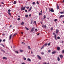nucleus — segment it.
Here are the masks:
<instances>
[{
  "mask_svg": "<svg viewBox=\"0 0 64 64\" xmlns=\"http://www.w3.org/2000/svg\"><path fill=\"white\" fill-rule=\"evenodd\" d=\"M50 12H54V10L53 9V8H52L50 10Z\"/></svg>",
  "mask_w": 64,
  "mask_h": 64,
  "instance_id": "5",
  "label": "nucleus"
},
{
  "mask_svg": "<svg viewBox=\"0 0 64 64\" xmlns=\"http://www.w3.org/2000/svg\"><path fill=\"white\" fill-rule=\"evenodd\" d=\"M26 18H27V17H29V16L28 15H26Z\"/></svg>",
  "mask_w": 64,
  "mask_h": 64,
  "instance_id": "23",
  "label": "nucleus"
},
{
  "mask_svg": "<svg viewBox=\"0 0 64 64\" xmlns=\"http://www.w3.org/2000/svg\"><path fill=\"white\" fill-rule=\"evenodd\" d=\"M2 40H0V43H1L2 42Z\"/></svg>",
  "mask_w": 64,
  "mask_h": 64,
  "instance_id": "48",
  "label": "nucleus"
},
{
  "mask_svg": "<svg viewBox=\"0 0 64 64\" xmlns=\"http://www.w3.org/2000/svg\"><path fill=\"white\" fill-rule=\"evenodd\" d=\"M28 48L30 49V50H31V48H30V46H28Z\"/></svg>",
  "mask_w": 64,
  "mask_h": 64,
  "instance_id": "26",
  "label": "nucleus"
},
{
  "mask_svg": "<svg viewBox=\"0 0 64 64\" xmlns=\"http://www.w3.org/2000/svg\"><path fill=\"white\" fill-rule=\"evenodd\" d=\"M48 53H51V50H49L48 51Z\"/></svg>",
  "mask_w": 64,
  "mask_h": 64,
  "instance_id": "41",
  "label": "nucleus"
},
{
  "mask_svg": "<svg viewBox=\"0 0 64 64\" xmlns=\"http://www.w3.org/2000/svg\"><path fill=\"white\" fill-rule=\"evenodd\" d=\"M2 4H3V5H4V2H2Z\"/></svg>",
  "mask_w": 64,
  "mask_h": 64,
  "instance_id": "49",
  "label": "nucleus"
},
{
  "mask_svg": "<svg viewBox=\"0 0 64 64\" xmlns=\"http://www.w3.org/2000/svg\"><path fill=\"white\" fill-rule=\"evenodd\" d=\"M6 40H3V42H5V41Z\"/></svg>",
  "mask_w": 64,
  "mask_h": 64,
  "instance_id": "50",
  "label": "nucleus"
},
{
  "mask_svg": "<svg viewBox=\"0 0 64 64\" xmlns=\"http://www.w3.org/2000/svg\"><path fill=\"white\" fill-rule=\"evenodd\" d=\"M35 31H36V32H37L38 31V30L37 29H35Z\"/></svg>",
  "mask_w": 64,
  "mask_h": 64,
  "instance_id": "25",
  "label": "nucleus"
},
{
  "mask_svg": "<svg viewBox=\"0 0 64 64\" xmlns=\"http://www.w3.org/2000/svg\"><path fill=\"white\" fill-rule=\"evenodd\" d=\"M57 49H58V51H59V50H60V48L59 47H58L57 48Z\"/></svg>",
  "mask_w": 64,
  "mask_h": 64,
  "instance_id": "14",
  "label": "nucleus"
},
{
  "mask_svg": "<svg viewBox=\"0 0 64 64\" xmlns=\"http://www.w3.org/2000/svg\"><path fill=\"white\" fill-rule=\"evenodd\" d=\"M21 34H23V32H21Z\"/></svg>",
  "mask_w": 64,
  "mask_h": 64,
  "instance_id": "62",
  "label": "nucleus"
},
{
  "mask_svg": "<svg viewBox=\"0 0 64 64\" xmlns=\"http://www.w3.org/2000/svg\"><path fill=\"white\" fill-rule=\"evenodd\" d=\"M39 35V34H38V35Z\"/></svg>",
  "mask_w": 64,
  "mask_h": 64,
  "instance_id": "64",
  "label": "nucleus"
},
{
  "mask_svg": "<svg viewBox=\"0 0 64 64\" xmlns=\"http://www.w3.org/2000/svg\"><path fill=\"white\" fill-rule=\"evenodd\" d=\"M37 4H39V2H37Z\"/></svg>",
  "mask_w": 64,
  "mask_h": 64,
  "instance_id": "42",
  "label": "nucleus"
},
{
  "mask_svg": "<svg viewBox=\"0 0 64 64\" xmlns=\"http://www.w3.org/2000/svg\"><path fill=\"white\" fill-rule=\"evenodd\" d=\"M44 19H46V16H44Z\"/></svg>",
  "mask_w": 64,
  "mask_h": 64,
  "instance_id": "15",
  "label": "nucleus"
},
{
  "mask_svg": "<svg viewBox=\"0 0 64 64\" xmlns=\"http://www.w3.org/2000/svg\"><path fill=\"white\" fill-rule=\"evenodd\" d=\"M50 43H49L48 44V46H50Z\"/></svg>",
  "mask_w": 64,
  "mask_h": 64,
  "instance_id": "45",
  "label": "nucleus"
},
{
  "mask_svg": "<svg viewBox=\"0 0 64 64\" xmlns=\"http://www.w3.org/2000/svg\"><path fill=\"white\" fill-rule=\"evenodd\" d=\"M3 60H4V59H5V60H7L8 58H7L4 57H3Z\"/></svg>",
  "mask_w": 64,
  "mask_h": 64,
  "instance_id": "7",
  "label": "nucleus"
},
{
  "mask_svg": "<svg viewBox=\"0 0 64 64\" xmlns=\"http://www.w3.org/2000/svg\"><path fill=\"white\" fill-rule=\"evenodd\" d=\"M40 23H41V24H43V23H42V22H40Z\"/></svg>",
  "mask_w": 64,
  "mask_h": 64,
  "instance_id": "59",
  "label": "nucleus"
},
{
  "mask_svg": "<svg viewBox=\"0 0 64 64\" xmlns=\"http://www.w3.org/2000/svg\"><path fill=\"white\" fill-rule=\"evenodd\" d=\"M8 14L10 16H11V14L10 13V12H8Z\"/></svg>",
  "mask_w": 64,
  "mask_h": 64,
  "instance_id": "19",
  "label": "nucleus"
},
{
  "mask_svg": "<svg viewBox=\"0 0 64 64\" xmlns=\"http://www.w3.org/2000/svg\"><path fill=\"white\" fill-rule=\"evenodd\" d=\"M27 61H29L30 62H31V59L29 58H28L27 60Z\"/></svg>",
  "mask_w": 64,
  "mask_h": 64,
  "instance_id": "9",
  "label": "nucleus"
},
{
  "mask_svg": "<svg viewBox=\"0 0 64 64\" xmlns=\"http://www.w3.org/2000/svg\"><path fill=\"white\" fill-rule=\"evenodd\" d=\"M57 8L58 9H59V6H58Z\"/></svg>",
  "mask_w": 64,
  "mask_h": 64,
  "instance_id": "38",
  "label": "nucleus"
},
{
  "mask_svg": "<svg viewBox=\"0 0 64 64\" xmlns=\"http://www.w3.org/2000/svg\"><path fill=\"white\" fill-rule=\"evenodd\" d=\"M33 20H32L31 21V24H32V23H33Z\"/></svg>",
  "mask_w": 64,
  "mask_h": 64,
  "instance_id": "27",
  "label": "nucleus"
},
{
  "mask_svg": "<svg viewBox=\"0 0 64 64\" xmlns=\"http://www.w3.org/2000/svg\"><path fill=\"white\" fill-rule=\"evenodd\" d=\"M37 57H38V58L40 59V60H41L42 59V58H41V57L39 55H37Z\"/></svg>",
  "mask_w": 64,
  "mask_h": 64,
  "instance_id": "3",
  "label": "nucleus"
},
{
  "mask_svg": "<svg viewBox=\"0 0 64 64\" xmlns=\"http://www.w3.org/2000/svg\"><path fill=\"white\" fill-rule=\"evenodd\" d=\"M60 13L61 14H64V12H60Z\"/></svg>",
  "mask_w": 64,
  "mask_h": 64,
  "instance_id": "24",
  "label": "nucleus"
},
{
  "mask_svg": "<svg viewBox=\"0 0 64 64\" xmlns=\"http://www.w3.org/2000/svg\"><path fill=\"white\" fill-rule=\"evenodd\" d=\"M62 54H64V50H63L62 51Z\"/></svg>",
  "mask_w": 64,
  "mask_h": 64,
  "instance_id": "35",
  "label": "nucleus"
},
{
  "mask_svg": "<svg viewBox=\"0 0 64 64\" xmlns=\"http://www.w3.org/2000/svg\"><path fill=\"white\" fill-rule=\"evenodd\" d=\"M53 28H52L51 29V30H53Z\"/></svg>",
  "mask_w": 64,
  "mask_h": 64,
  "instance_id": "43",
  "label": "nucleus"
},
{
  "mask_svg": "<svg viewBox=\"0 0 64 64\" xmlns=\"http://www.w3.org/2000/svg\"><path fill=\"white\" fill-rule=\"evenodd\" d=\"M17 34H14V36H16V35H17Z\"/></svg>",
  "mask_w": 64,
  "mask_h": 64,
  "instance_id": "39",
  "label": "nucleus"
},
{
  "mask_svg": "<svg viewBox=\"0 0 64 64\" xmlns=\"http://www.w3.org/2000/svg\"><path fill=\"white\" fill-rule=\"evenodd\" d=\"M11 10H8V13H10V12H11Z\"/></svg>",
  "mask_w": 64,
  "mask_h": 64,
  "instance_id": "22",
  "label": "nucleus"
},
{
  "mask_svg": "<svg viewBox=\"0 0 64 64\" xmlns=\"http://www.w3.org/2000/svg\"><path fill=\"white\" fill-rule=\"evenodd\" d=\"M53 34L54 35H55V33H53Z\"/></svg>",
  "mask_w": 64,
  "mask_h": 64,
  "instance_id": "52",
  "label": "nucleus"
},
{
  "mask_svg": "<svg viewBox=\"0 0 64 64\" xmlns=\"http://www.w3.org/2000/svg\"><path fill=\"white\" fill-rule=\"evenodd\" d=\"M32 7H30V10H31L32 9Z\"/></svg>",
  "mask_w": 64,
  "mask_h": 64,
  "instance_id": "46",
  "label": "nucleus"
},
{
  "mask_svg": "<svg viewBox=\"0 0 64 64\" xmlns=\"http://www.w3.org/2000/svg\"><path fill=\"white\" fill-rule=\"evenodd\" d=\"M15 53H16L17 54H18L19 52H18L16 51L15 52Z\"/></svg>",
  "mask_w": 64,
  "mask_h": 64,
  "instance_id": "33",
  "label": "nucleus"
},
{
  "mask_svg": "<svg viewBox=\"0 0 64 64\" xmlns=\"http://www.w3.org/2000/svg\"><path fill=\"white\" fill-rule=\"evenodd\" d=\"M40 12L41 13H42V10H41L40 11Z\"/></svg>",
  "mask_w": 64,
  "mask_h": 64,
  "instance_id": "58",
  "label": "nucleus"
},
{
  "mask_svg": "<svg viewBox=\"0 0 64 64\" xmlns=\"http://www.w3.org/2000/svg\"><path fill=\"white\" fill-rule=\"evenodd\" d=\"M32 16H31V14H30L29 16L30 17H31Z\"/></svg>",
  "mask_w": 64,
  "mask_h": 64,
  "instance_id": "54",
  "label": "nucleus"
},
{
  "mask_svg": "<svg viewBox=\"0 0 64 64\" xmlns=\"http://www.w3.org/2000/svg\"><path fill=\"white\" fill-rule=\"evenodd\" d=\"M57 19H56L54 20L55 22H57Z\"/></svg>",
  "mask_w": 64,
  "mask_h": 64,
  "instance_id": "34",
  "label": "nucleus"
},
{
  "mask_svg": "<svg viewBox=\"0 0 64 64\" xmlns=\"http://www.w3.org/2000/svg\"><path fill=\"white\" fill-rule=\"evenodd\" d=\"M35 29V27H34L33 28H32V30L31 31V32H33L34 31V30Z\"/></svg>",
  "mask_w": 64,
  "mask_h": 64,
  "instance_id": "2",
  "label": "nucleus"
},
{
  "mask_svg": "<svg viewBox=\"0 0 64 64\" xmlns=\"http://www.w3.org/2000/svg\"><path fill=\"white\" fill-rule=\"evenodd\" d=\"M43 47L44 48V47H45V45Z\"/></svg>",
  "mask_w": 64,
  "mask_h": 64,
  "instance_id": "61",
  "label": "nucleus"
},
{
  "mask_svg": "<svg viewBox=\"0 0 64 64\" xmlns=\"http://www.w3.org/2000/svg\"><path fill=\"white\" fill-rule=\"evenodd\" d=\"M58 61H60V58H59V57H58Z\"/></svg>",
  "mask_w": 64,
  "mask_h": 64,
  "instance_id": "17",
  "label": "nucleus"
},
{
  "mask_svg": "<svg viewBox=\"0 0 64 64\" xmlns=\"http://www.w3.org/2000/svg\"><path fill=\"white\" fill-rule=\"evenodd\" d=\"M48 45V44H44V46H47Z\"/></svg>",
  "mask_w": 64,
  "mask_h": 64,
  "instance_id": "29",
  "label": "nucleus"
},
{
  "mask_svg": "<svg viewBox=\"0 0 64 64\" xmlns=\"http://www.w3.org/2000/svg\"><path fill=\"white\" fill-rule=\"evenodd\" d=\"M14 4H16V1H15L14 2Z\"/></svg>",
  "mask_w": 64,
  "mask_h": 64,
  "instance_id": "16",
  "label": "nucleus"
},
{
  "mask_svg": "<svg viewBox=\"0 0 64 64\" xmlns=\"http://www.w3.org/2000/svg\"><path fill=\"white\" fill-rule=\"evenodd\" d=\"M55 53H56V52H52V54H55Z\"/></svg>",
  "mask_w": 64,
  "mask_h": 64,
  "instance_id": "12",
  "label": "nucleus"
},
{
  "mask_svg": "<svg viewBox=\"0 0 64 64\" xmlns=\"http://www.w3.org/2000/svg\"><path fill=\"white\" fill-rule=\"evenodd\" d=\"M46 11H47V8H46Z\"/></svg>",
  "mask_w": 64,
  "mask_h": 64,
  "instance_id": "60",
  "label": "nucleus"
},
{
  "mask_svg": "<svg viewBox=\"0 0 64 64\" xmlns=\"http://www.w3.org/2000/svg\"><path fill=\"white\" fill-rule=\"evenodd\" d=\"M34 23H35V24H36V22L35 21V22H34Z\"/></svg>",
  "mask_w": 64,
  "mask_h": 64,
  "instance_id": "44",
  "label": "nucleus"
},
{
  "mask_svg": "<svg viewBox=\"0 0 64 64\" xmlns=\"http://www.w3.org/2000/svg\"><path fill=\"white\" fill-rule=\"evenodd\" d=\"M18 21H20V18H18Z\"/></svg>",
  "mask_w": 64,
  "mask_h": 64,
  "instance_id": "28",
  "label": "nucleus"
},
{
  "mask_svg": "<svg viewBox=\"0 0 64 64\" xmlns=\"http://www.w3.org/2000/svg\"><path fill=\"white\" fill-rule=\"evenodd\" d=\"M2 46H3V47H5V46H4V45L3 44H2Z\"/></svg>",
  "mask_w": 64,
  "mask_h": 64,
  "instance_id": "47",
  "label": "nucleus"
},
{
  "mask_svg": "<svg viewBox=\"0 0 64 64\" xmlns=\"http://www.w3.org/2000/svg\"><path fill=\"white\" fill-rule=\"evenodd\" d=\"M43 64H47V63H46V62L44 63Z\"/></svg>",
  "mask_w": 64,
  "mask_h": 64,
  "instance_id": "53",
  "label": "nucleus"
},
{
  "mask_svg": "<svg viewBox=\"0 0 64 64\" xmlns=\"http://www.w3.org/2000/svg\"><path fill=\"white\" fill-rule=\"evenodd\" d=\"M25 11L26 12H28V11H27V10H25Z\"/></svg>",
  "mask_w": 64,
  "mask_h": 64,
  "instance_id": "36",
  "label": "nucleus"
},
{
  "mask_svg": "<svg viewBox=\"0 0 64 64\" xmlns=\"http://www.w3.org/2000/svg\"><path fill=\"white\" fill-rule=\"evenodd\" d=\"M58 39H60V37L58 36L57 38Z\"/></svg>",
  "mask_w": 64,
  "mask_h": 64,
  "instance_id": "30",
  "label": "nucleus"
},
{
  "mask_svg": "<svg viewBox=\"0 0 64 64\" xmlns=\"http://www.w3.org/2000/svg\"><path fill=\"white\" fill-rule=\"evenodd\" d=\"M24 60H26V58H24Z\"/></svg>",
  "mask_w": 64,
  "mask_h": 64,
  "instance_id": "55",
  "label": "nucleus"
},
{
  "mask_svg": "<svg viewBox=\"0 0 64 64\" xmlns=\"http://www.w3.org/2000/svg\"><path fill=\"white\" fill-rule=\"evenodd\" d=\"M49 11L50 12H51V10H50V9L49 8Z\"/></svg>",
  "mask_w": 64,
  "mask_h": 64,
  "instance_id": "51",
  "label": "nucleus"
},
{
  "mask_svg": "<svg viewBox=\"0 0 64 64\" xmlns=\"http://www.w3.org/2000/svg\"><path fill=\"white\" fill-rule=\"evenodd\" d=\"M35 4H36V3H35V2H33V3H32V4L33 5H35Z\"/></svg>",
  "mask_w": 64,
  "mask_h": 64,
  "instance_id": "32",
  "label": "nucleus"
},
{
  "mask_svg": "<svg viewBox=\"0 0 64 64\" xmlns=\"http://www.w3.org/2000/svg\"><path fill=\"white\" fill-rule=\"evenodd\" d=\"M26 28L27 30H29V29H28V28L26 27Z\"/></svg>",
  "mask_w": 64,
  "mask_h": 64,
  "instance_id": "20",
  "label": "nucleus"
},
{
  "mask_svg": "<svg viewBox=\"0 0 64 64\" xmlns=\"http://www.w3.org/2000/svg\"><path fill=\"white\" fill-rule=\"evenodd\" d=\"M60 58L61 59H62V58H63V55H60Z\"/></svg>",
  "mask_w": 64,
  "mask_h": 64,
  "instance_id": "6",
  "label": "nucleus"
},
{
  "mask_svg": "<svg viewBox=\"0 0 64 64\" xmlns=\"http://www.w3.org/2000/svg\"><path fill=\"white\" fill-rule=\"evenodd\" d=\"M20 52H23V50H20Z\"/></svg>",
  "mask_w": 64,
  "mask_h": 64,
  "instance_id": "31",
  "label": "nucleus"
},
{
  "mask_svg": "<svg viewBox=\"0 0 64 64\" xmlns=\"http://www.w3.org/2000/svg\"><path fill=\"white\" fill-rule=\"evenodd\" d=\"M63 42V41H62V43L63 44V42Z\"/></svg>",
  "mask_w": 64,
  "mask_h": 64,
  "instance_id": "57",
  "label": "nucleus"
},
{
  "mask_svg": "<svg viewBox=\"0 0 64 64\" xmlns=\"http://www.w3.org/2000/svg\"><path fill=\"white\" fill-rule=\"evenodd\" d=\"M1 50L2 51H3L5 53V51L3 49H1Z\"/></svg>",
  "mask_w": 64,
  "mask_h": 64,
  "instance_id": "21",
  "label": "nucleus"
},
{
  "mask_svg": "<svg viewBox=\"0 0 64 64\" xmlns=\"http://www.w3.org/2000/svg\"><path fill=\"white\" fill-rule=\"evenodd\" d=\"M58 32H59V30H56V34H58Z\"/></svg>",
  "mask_w": 64,
  "mask_h": 64,
  "instance_id": "13",
  "label": "nucleus"
},
{
  "mask_svg": "<svg viewBox=\"0 0 64 64\" xmlns=\"http://www.w3.org/2000/svg\"><path fill=\"white\" fill-rule=\"evenodd\" d=\"M63 17H64V15H62L60 16L59 18H63Z\"/></svg>",
  "mask_w": 64,
  "mask_h": 64,
  "instance_id": "4",
  "label": "nucleus"
},
{
  "mask_svg": "<svg viewBox=\"0 0 64 64\" xmlns=\"http://www.w3.org/2000/svg\"><path fill=\"white\" fill-rule=\"evenodd\" d=\"M39 15H42V14L41 13H39Z\"/></svg>",
  "mask_w": 64,
  "mask_h": 64,
  "instance_id": "40",
  "label": "nucleus"
},
{
  "mask_svg": "<svg viewBox=\"0 0 64 64\" xmlns=\"http://www.w3.org/2000/svg\"><path fill=\"white\" fill-rule=\"evenodd\" d=\"M31 53H32H32H33V52H31Z\"/></svg>",
  "mask_w": 64,
  "mask_h": 64,
  "instance_id": "63",
  "label": "nucleus"
},
{
  "mask_svg": "<svg viewBox=\"0 0 64 64\" xmlns=\"http://www.w3.org/2000/svg\"><path fill=\"white\" fill-rule=\"evenodd\" d=\"M12 34H10V39H11L12 38Z\"/></svg>",
  "mask_w": 64,
  "mask_h": 64,
  "instance_id": "10",
  "label": "nucleus"
},
{
  "mask_svg": "<svg viewBox=\"0 0 64 64\" xmlns=\"http://www.w3.org/2000/svg\"><path fill=\"white\" fill-rule=\"evenodd\" d=\"M41 54L42 55H44V52H42Z\"/></svg>",
  "mask_w": 64,
  "mask_h": 64,
  "instance_id": "37",
  "label": "nucleus"
},
{
  "mask_svg": "<svg viewBox=\"0 0 64 64\" xmlns=\"http://www.w3.org/2000/svg\"><path fill=\"white\" fill-rule=\"evenodd\" d=\"M25 9H26V8L25 7L23 8V6H22L21 8V10L24 11V10H25Z\"/></svg>",
  "mask_w": 64,
  "mask_h": 64,
  "instance_id": "1",
  "label": "nucleus"
},
{
  "mask_svg": "<svg viewBox=\"0 0 64 64\" xmlns=\"http://www.w3.org/2000/svg\"><path fill=\"white\" fill-rule=\"evenodd\" d=\"M24 22H23L21 24V25L22 26L23 25H24Z\"/></svg>",
  "mask_w": 64,
  "mask_h": 64,
  "instance_id": "18",
  "label": "nucleus"
},
{
  "mask_svg": "<svg viewBox=\"0 0 64 64\" xmlns=\"http://www.w3.org/2000/svg\"><path fill=\"white\" fill-rule=\"evenodd\" d=\"M22 64H25V63H23Z\"/></svg>",
  "mask_w": 64,
  "mask_h": 64,
  "instance_id": "56",
  "label": "nucleus"
},
{
  "mask_svg": "<svg viewBox=\"0 0 64 64\" xmlns=\"http://www.w3.org/2000/svg\"><path fill=\"white\" fill-rule=\"evenodd\" d=\"M42 26L43 28H46L47 27L46 26H44L43 25H42Z\"/></svg>",
  "mask_w": 64,
  "mask_h": 64,
  "instance_id": "11",
  "label": "nucleus"
},
{
  "mask_svg": "<svg viewBox=\"0 0 64 64\" xmlns=\"http://www.w3.org/2000/svg\"><path fill=\"white\" fill-rule=\"evenodd\" d=\"M56 36H57V35L56 34L54 36V38L56 40H57V39L56 38L57 37Z\"/></svg>",
  "mask_w": 64,
  "mask_h": 64,
  "instance_id": "8",
  "label": "nucleus"
}]
</instances>
